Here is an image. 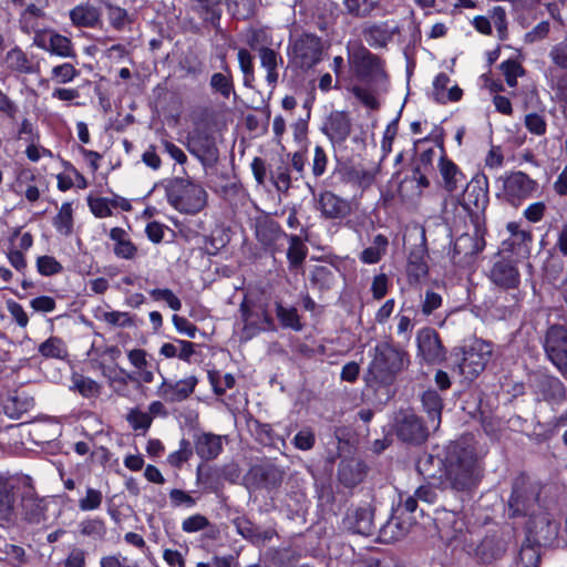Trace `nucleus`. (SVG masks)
Instances as JSON below:
<instances>
[{"label": "nucleus", "mask_w": 567, "mask_h": 567, "mask_svg": "<svg viewBox=\"0 0 567 567\" xmlns=\"http://www.w3.org/2000/svg\"><path fill=\"white\" fill-rule=\"evenodd\" d=\"M103 501L101 491L87 487L85 496L79 499V508L83 512H91L97 509Z\"/></svg>", "instance_id": "55"}, {"label": "nucleus", "mask_w": 567, "mask_h": 567, "mask_svg": "<svg viewBox=\"0 0 567 567\" xmlns=\"http://www.w3.org/2000/svg\"><path fill=\"white\" fill-rule=\"evenodd\" d=\"M334 279V272L329 266H315L310 272V282L319 290H329L333 286Z\"/></svg>", "instance_id": "44"}, {"label": "nucleus", "mask_w": 567, "mask_h": 567, "mask_svg": "<svg viewBox=\"0 0 567 567\" xmlns=\"http://www.w3.org/2000/svg\"><path fill=\"white\" fill-rule=\"evenodd\" d=\"M100 319L113 327H130L133 324V320L127 312L105 311Z\"/></svg>", "instance_id": "63"}, {"label": "nucleus", "mask_w": 567, "mask_h": 567, "mask_svg": "<svg viewBox=\"0 0 567 567\" xmlns=\"http://www.w3.org/2000/svg\"><path fill=\"white\" fill-rule=\"evenodd\" d=\"M497 182L502 183L497 196L514 207L520 206L538 189V183L522 171L506 173Z\"/></svg>", "instance_id": "6"}, {"label": "nucleus", "mask_w": 567, "mask_h": 567, "mask_svg": "<svg viewBox=\"0 0 567 567\" xmlns=\"http://www.w3.org/2000/svg\"><path fill=\"white\" fill-rule=\"evenodd\" d=\"M80 533L83 536L89 537H102L105 533V526L104 523L101 519L93 518V519H85L80 523L79 525Z\"/></svg>", "instance_id": "60"}, {"label": "nucleus", "mask_w": 567, "mask_h": 567, "mask_svg": "<svg viewBox=\"0 0 567 567\" xmlns=\"http://www.w3.org/2000/svg\"><path fill=\"white\" fill-rule=\"evenodd\" d=\"M381 0H342L346 13L355 19L369 18Z\"/></svg>", "instance_id": "39"}, {"label": "nucleus", "mask_w": 567, "mask_h": 567, "mask_svg": "<svg viewBox=\"0 0 567 567\" xmlns=\"http://www.w3.org/2000/svg\"><path fill=\"white\" fill-rule=\"evenodd\" d=\"M396 435L404 442L422 443L429 435V430L422 420L412 412H400L395 424Z\"/></svg>", "instance_id": "13"}, {"label": "nucleus", "mask_w": 567, "mask_h": 567, "mask_svg": "<svg viewBox=\"0 0 567 567\" xmlns=\"http://www.w3.org/2000/svg\"><path fill=\"white\" fill-rule=\"evenodd\" d=\"M53 226L61 235L69 236L73 231V209L71 203H63L53 219Z\"/></svg>", "instance_id": "46"}, {"label": "nucleus", "mask_w": 567, "mask_h": 567, "mask_svg": "<svg viewBox=\"0 0 567 567\" xmlns=\"http://www.w3.org/2000/svg\"><path fill=\"white\" fill-rule=\"evenodd\" d=\"M323 50L320 37L313 33H302L289 45L290 61L298 69L308 71L322 60Z\"/></svg>", "instance_id": "7"}, {"label": "nucleus", "mask_w": 567, "mask_h": 567, "mask_svg": "<svg viewBox=\"0 0 567 567\" xmlns=\"http://www.w3.org/2000/svg\"><path fill=\"white\" fill-rule=\"evenodd\" d=\"M38 351L44 358L63 359L68 355L63 340L58 337H50L40 343Z\"/></svg>", "instance_id": "48"}, {"label": "nucleus", "mask_w": 567, "mask_h": 567, "mask_svg": "<svg viewBox=\"0 0 567 567\" xmlns=\"http://www.w3.org/2000/svg\"><path fill=\"white\" fill-rule=\"evenodd\" d=\"M208 378L214 392L217 395L224 394L226 390L231 389L235 385V378L230 373H226L220 377L217 372H209Z\"/></svg>", "instance_id": "57"}, {"label": "nucleus", "mask_w": 567, "mask_h": 567, "mask_svg": "<svg viewBox=\"0 0 567 567\" xmlns=\"http://www.w3.org/2000/svg\"><path fill=\"white\" fill-rule=\"evenodd\" d=\"M79 74L80 72L72 63L55 65L51 71L52 79L62 84L73 81Z\"/></svg>", "instance_id": "56"}, {"label": "nucleus", "mask_w": 567, "mask_h": 567, "mask_svg": "<svg viewBox=\"0 0 567 567\" xmlns=\"http://www.w3.org/2000/svg\"><path fill=\"white\" fill-rule=\"evenodd\" d=\"M38 271L43 276H52L63 270L62 265L52 256H41L37 260Z\"/></svg>", "instance_id": "61"}, {"label": "nucleus", "mask_w": 567, "mask_h": 567, "mask_svg": "<svg viewBox=\"0 0 567 567\" xmlns=\"http://www.w3.org/2000/svg\"><path fill=\"white\" fill-rule=\"evenodd\" d=\"M198 379L195 375L187 377L176 382L163 378L157 389V394L168 403L182 402L188 399L195 391Z\"/></svg>", "instance_id": "16"}, {"label": "nucleus", "mask_w": 567, "mask_h": 567, "mask_svg": "<svg viewBox=\"0 0 567 567\" xmlns=\"http://www.w3.org/2000/svg\"><path fill=\"white\" fill-rule=\"evenodd\" d=\"M105 8L109 22L115 30L123 31L126 25L132 23V19L125 9L110 2H105Z\"/></svg>", "instance_id": "49"}, {"label": "nucleus", "mask_w": 567, "mask_h": 567, "mask_svg": "<svg viewBox=\"0 0 567 567\" xmlns=\"http://www.w3.org/2000/svg\"><path fill=\"white\" fill-rule=\"evenodd\" d=\"M535 386L546 401L559 402L566 398L563 382L555 377L540 375L536 379Z\"/></svg>", "instance_id": "30"}, {"label": "nucleus", "mask_w": 567, "mask_h": 567, "mask_svg": "<svg viewBox=\"0 0 567 567\" xmlns=\"http://www.w3.org/2000/svg\"><path fill=\"white\" fill-rule=\"evenodd\" d=\"M544 349L550 362L567 375V329L564 326L553 324L547 329Z\"/></svg>", "instance_id": "11"}, {"label": "nucleus", "mask_w": 567, "mask_h": 567, "mask_svg": "<svg viewBox=\"0 0 567 567\" xmlns=\"http://www.w3.org/2000/svg\"><path fill=\"white\" fill-rule=\"evenodd\" d=\"M419 352L427 363H436L444 359V349L434 329L423 328L416 336Z\"/></svg>", "instance_id": "19"}, {"label": "nucleus", "mask_w": 567, "mask_h": 567, "mask_svg": "<svg viewBox=\"0 0 567 567\" xmlns=\"http://www.w3.org/2000/svg\"><path fill=\"white\" fill-rule=\"evenodd\" d=\"M308 254V248L302 239L297 235L289 236V247L287 250V259L291 268L302 265Z\"/></svg>", "instance_id": "43"}, {"label": "nucleus", "mask_w": 567, "mask_h": 567, "mask_svg": "<svg viewBox=\"0 0 567 567\" xmlns=\"http://www.w3.org/2000/svg\"><path fill=\"white\" fill-rule=\"evenodd\" d=\"M321 131L332 144H342L350 136L352 122L348 112L332 111L324 120Z\"/></svg>", "instance_id": "15"}, {"label": "nucleus", "mask_w": 567, "mask_h": 567, "mask_svg": "<svg viewBox=\"0 0 567 567\" xmlns=\"http://www.w3.org/2000/svg\"><path fill=\"white\" fill-rule=\"evenodd\" d=\"M260 64L267 70V82L270 85H275L278 81V64L281 62V58L278 52L268 47H261L258 50Z\"/></svg>", "instance_id": "38"}, {"label": "nucleus", "mask_w": 567, "mask_h": 567, "mask_svg": "<svg viewBox=\"0 0 567 567\" xmlns=\"http://www.w3.org/2000/svg\"><path fill=\"white\" fill-rule=\"evenodd\" d=\"M276 316L282 328L292 329L293 331H301L303 328L295 307H285L281 302H276Z\"/></svg>", "instance_id": "42"}, {"label": "nucleus", "mask_w": 567, "mask_h": 567, "mask_svg": "<svg viewBox=\"0 0 567 567\" xmlns=\"http://www.w3.org/2000/svg\"><path fill=\"white\" fill-rule=\"evenodd\" d=\"M270 178L279 193H288L291 187L292 178L287 163L279 161V163L270 169Z\"/></svg>", "instance_id": "45"}, {"label": "nucleus", "mask_w": 567, "mask_h": 567, "mask_svg": "<svg viewBox=\"0 0 567 567\" xmlns=\"http://www.w3.org/2000/svg\"><path fill=\"white\" fill-rule=\"evenodd\" d=\"M540 486L525 476L514 481L513 491L508 499L509 517H528L540 511Z\"/></svg>", "instance_id": "4"}, {"label": "nucleus", "mask_w": 567, "mask_h": 567, "mask_svg": "<svg viewBox=\"0 0 567 567\" xmlns=\"http://www.w3.org/2000/svg\"><path fill=\"white\" fill-rule=\"evenodd\" d=\"M237 533L248 542L255 545L264 544L270 540L275 535L276 530L272 528L262 530L259 526L254 524L245 516H239L233 519Z\"/></svg>", "instance_id": "25"}, {"label": "nucleus", "mask_w": 567, "mask_h": 567, "mask_svg": "<svg viewBox=\"0 0 567 567\" xmlns=\"http://www.w3.org/2000/svg\"><path fill=\"white\" fill-rule=\"evenodd\" d=\"M483 247L480 241L470 235L460 236L454 243V258L456 255L464 254L473 256L481 251Z\"/></svg>", "instance_id": "51"}, {"label": "nucleus", "mask_w": 567, "mask_h": 567, "mask_svg": "<svg viewBox=\"0 0 567 567\" xmlns=\"http://www.w3.org/2000/svg\"><path fill=\"white\" fill-rule=\"evenodd\" d=\"M168 203L183 214H197L207 204V193L189 178L175 177L166 186Z\"/></svg>", "instance_id": "3"}, {"label": "nucleus", "mask_w": 567, "mask_h": 567, "mask_svg": "<svg viewBox=\"0 0 567 567\" xmlns=\"http://www.w3.org/2000/svg\"><path fill=\"white\" fill-rule=\"evenodd\" d=\"M501 69L505 75L506 83L512 87L517 84V78L524 73L523 66L515 60L502 62Z\"/></svg>", "instance_id": "59"}, {"label": "nucleus", "mask_w": 567, "mask_h": 567, "mask_svg": "<svg viewBox=\"0 0 567 567\" xmlns=\"http://www.w3.org/2000/svg\"><path fill=\"white\" fill-rule=\"evenodd\" d=\"M443 465V483L455 492L471 493L483 477V465L471 436L449 444Z\"/></svg>", "instance_id": "1"}, {"label": "nucleus", "mask_w": 567, "mask_h": 567, "mask_svg": "<svg viewBox=\"0 0 567 567\" xmlns=\"http://www.w3.org/2000/svg\"><path fill=\"white\" fill-rule=\"evenodd\" d=\"M186 150L198 159L213 156L216 153L214 138L205 131L195 130L188 133L185 142Z\"/></svg>", "instance_id": "27"}, {"label": "nucleus", "mask_w": 567, "mask_h": 567, "mask_svg": "<svg viewBox=\"0 0 567 567\" xmlns=\"http://www.w3.org/2000/svg\"><path fill=\"white\" fill-rule=\"evenodd\" d=\"M471 554L478 563L491 564L499 559L506 551V544L496 536L484 537L475 548L471 544Z\"/></svg>", "instance_id": "22"}, {"label": "nucleus", "mask_w": 567, "mask_h": 567, "mask_svg": "<svg viewBox=\"0 0 567 567\" xmlns=\"http://www.w3.org/2000/svg\"><path fill=\"white\" fill-rule=\"evenodd\" d=\"M410 527V522L401 520L400 517H391L380 527L379 537L384 543L395 542L406 535Z\"/></svg>", "instance_id": "34"}, {"label": "nucleus", "mask_w": 567, "mask_h": 567, "mask_svg": "<svg viewBox=\"0 0 567 567\" xmlns=\"http://www.w3.org/2000/svg\"><path fill=\"white\" fill-rule=\"evenodd\" d=\"M388 246V237L382 234H379L373 238L372 245L361 251L359 258L363 264L367 265L377 264L386 254Z\"/></svg>", "instance_id": "36"}, {"label": "nucleus", "mask_w": 567, "mask_h": 567, "mask_svg": "<svg viewBox=\"0 0 567 567\" xmlns=\"http://www.w3.org/2000/svg\"><path fill=\"white\" fill-rule=\"evenodd\" d=\"M440 538L447 545H462V548L471 554V546L467 544V528L463 517L451 511H443L435 518Z\"/></svg>", "instance_id": "9"}, {"label": "nucleus", "mask_w": 567, "mask_h": 567, "mask_svg": "<svg viewBox=\"0 0 567 567\" xmlns=\"http://www.w3.org/2000/svg\"><path fill=\"white\" fill-rule=\"evenodd\" d=\"M318 209L327 219H342L351 214L349 200L339 197L332 192H323L318 198Z\"/></svg>", "instance_id": "21"}, {"label": "nucleus", "mask_w": 567, "mask_h": 567, "mask_svg": "<svg viewBox=\"0 0 567 567\" xmlns=\"http://www.w3.org/2000/svg\"><path fill=\"white\" fill-rule=\"evenodd\" d=\"M72 389L79 391L85 398H93L100 393V384L81 374H73Z\"/></svg>", "instance_id": "50"}, {"label": "nucleus", "mask_w": 567, "mask_h": 567, "mask_svg": "<svg viewBox=\"0 0 567 567\" xmlns=\"http://www.w3.org/2000/svg\"><path fill=\"white\" fill-rule=\"evenodd\" d=\"M197 455L205 461L216 458L223 451V439L214 433H202L194 441Z\"/></svg>", "instance_id": "28"}, {"label": "nucleus", "mask_w": 567, "mask_h": 567, "mask_svg": "<svg viewBox=\"0 0 567 567\" xmlns=\"http://www.w3.org/2000/svg\"><path fill=\"white\" fill-rule=\"evenodd\" d=\"M549 56L555 65L567 70V38L551 48Z\"/></svg>", "instance_id": "64"}, {"label": "nucleus", "mask_w": 567, "mask_h": 567, "mask_svg": "<svg viewBox=\"0 0 567 567\" xmlns=\"http://www.w3.org/2000/svg\"><path fill=\"white\" fill-rule=\"evenodd\" d=\"M540 546L542 545L532 543V539L527 537L522 544L517 567H539L542 558Z\"/></svg>", "instance_id": "40"}, {"label": "nucleus", "mask_w": 567, "mask_h": 567, "mask_svg": "<svg viewBox=\"0 0 567 567\" xmlns=\"http://www.w3.org/2000/svg\"><path fill=\"white\" fill-rule=\"evenodd\" d=\"M338 477L344 486H355L364 477L363 466L354 460H343L338 467Z\"/></svg>", "instance_id": "33"}, {"label": "nucleus", "mask_w": 567, "mask_h": 567, "mask_svg": "<svg viewBox=\"0 0 567 567\" xmlns=\"http://www.w3.org/2000/svg\"><path fill=\"white\" fill-rule=\"evenodd\" d=\"M439 168L446 192L453 193L463 186L464 175L452 161L441 157Z\"/></svg>", "instance_id": "31"}, {"label": "nucleus", "mask_w": 567, "mask_h": 567, "mask_svg": "<svg viewBox=\"0 0 567 567\" xmlns=\"http://www.w3.org/2000/svg\"><path fill=\"white\" fill-rule=\"evenodd\" d=\"M14 516L13 486L4 480H0V518L11 522Z\"/></svg>", "instance_id": "41"}, {"label": "nucleus", "mask_w": 567, "mask_h": 567, "mask_svg": "<svg viewBox=\"0 0 567 567\" xmlns=\"http://www.w3.org/2000/svg\"><path fill=\"white\" fill-rule=\"evenodd\" d=\"M396 32L399 27L394 21L365 22L362 27V35L372 48H385Z\"/></svg>", "instance_id": "17"}, {"label": "nucleus", "mask_w": 567, "mask_h": 567, "mask_svg": "<svg viewBox=\"0 0 567 567\" xmlns=\"http://www.w3.org/2000/svg\"><path fill=\"white\" fill-rule=\"evenodd\" d=\"M95 2L101 1L87 0L85 3H81L70 11V19L75 27L95 28L101 24L102 11Z\"/></svg>", "instance_id": "23"}, {"label": "nucleus", "mask_w": 567, "mask_h": 567, "mask_svg": "<svg viewBox=\"0 0 567 567\" xmlns=\"http://www.w3.org/2000/svg\"><path fill=\"white\" fill-rule=\"evenodd\" d=\"M487 177H474L467 185L464 192L465 205L471 209L484 210L488 204L487 192Z\"/></svg>", "instance_id": "24"}, {"label": "nucleus", "mask_w": 567, "mask_h": 567, "mask_svg": "<svg viewBox=\"0 0 567 567\" xmlns=\"http://www.w3.org/2000/svg\"><path fill=\"white\" fill-rule=\"evenodd\" d=\"M248 480L258 488L272 489L284 480V472L271 463L258 464L248 472Z\"/></svg>", "instance_id": "20"}, {"label": "nucleus", "mask_w": 567, "mask_h": 567, "mask_svg": "<svg viewBox=\"0 0 567 567\" xmlns=\"http://www.w3.org/2000/svg\"><path fill=\"white\" fill-rule=\"evenodd\" d=\"M241 320L244 322L243 329L239 334L240 341L247 342L259 332L265 331L259 320V313L252 310L247 302L244 300L240 305Z\"/></svg>", "instance_id": "29"}, {"label": "nucleus", "mask_w": 567, "mask_h": 567, "mask_svg": "<svg viewBox=\"0 0 567 567\" xmlns=\"http://www.w3.org/2000/svg\"><path fill=\"white\" fill-rule=\"evenodd\" d=\"M349 63L361 81H374L385 75L381 59L362 45L350 53Z\"/></svg>", "instance_id": "12"}, {"label": "nucleus", "mask_w": 567, "mask_h": 567, "mask_svg": "<svg viewBox=\"0 0 567 567\" xmlns=\"http://www.w3.org/2000/svg\"><path fill=\"white\" fill-rule=\"evenodd\" d=\"M126 421L134 431L146 432L152 425V415L140 409H132L126 415Z\"/></svg>", "instance_id": "52"}, {"label": "nucleus", "mask_w": 567, "mask_h": 567, "mask_svg": "<svg viewBox=\"0 0 567 567\" xmlns=\"http://www.w3.org/2000/svg\"><path fill=\"white\" fill-rule=\"evenodd\" d=\"M34 44L56 56L76 59V52L71 39L55 31L37 34L34 37Z\"/></svg>", "instance_id": "14"}, {"label": "nucleus", "mask_w": 567, "mask_h": 567, "mask_svg": "<svg viewBox=\"0 0 567 567\" xmlns=\"http://www.w3.org/2000/svg\"><path fill=\"white\" fill-rule=\"evenodd\" d=\"M533 243V234L529 229H524L520 233H516V236L504 241V250L511 251L523 258H527L530 255V248Z\"/></svg>", "instance_id": "35"}, {"label": "nucleus", "mask_w": 567, "mask_h": 567, "mask_svg": "<svg viewBox=\"0 0 567 567\" xmlns=\"http://www.w3.org/2000/svg\"><path fill=\"white\" fill-rule=\"evenodd\" d=\"M492 281L503 289L517 288L520 282V275L515 265L507 260L494 264L491 270Z\"/></svg>", "instance_id": "26"}, {"label": "nucleus", "mask_w": 567, "mask_h": 567, "mask_svg": "<svg viewBox=\"0 0 567 567\" xmlns=\"http://www.w3.org/2000/svg\"><path fill=\"white\" fill-rule=\"evenodd\" d=\"M409 365V355L389 342L378 343L365 373L369 386L379 389L391 385L396 377Z\"/></svg>", "instance_id": "2"}, {"label": "nucleus", "mask_w": 567, "mask_h": 567, "mask_svg": "<svg viewBox=\"0 0 567 567\" xmlns=\"http://www.w3.org/2000/svg\"><path fill=\"white\" fill-rule=\"evenodd\" d=\"M423 410L426 412L433 430L439 429L443 409L442 398L435 390H427L421 398Z\"/></svg>", "instance_id": "32"}, {"label": "nucleus", "mask_w": 567, "mask_h": 567, "mask_svg": "<svg viewBox=\"0 0 567 567\" xmlns=\"http://www.w3.org/2000/svg\"><path fill=\"white\" fill-rule=\"evenodd\" d=\"M210 525L208 518L202 514H195L185 518L182 523V529L185 533H196L207 528Z\"/></svg>", "instance_id": "62"}, {"label": "nucleus", "mask_w": 567, "mask_h": 567, "mask_svg": "<svg viewBox=\"0 0 567 567\" xmlns=\"http://www.w3.org/2000/svg\"><path fill=\"white\" fill-rule=\"evenodd\" d=\"M150 295L155 301H165L174 311H178L182 308V301L171 289H152Z\"/></svg>", "instance_id": "58"}, {"label": "nucleus", "mask_w": 567, "mask_h": 567, "mask_svg": "<svg viewBox=\"0 0 567 567\" xmlns=\"http://www.w3.org/2000/svg\"><path fill=\"white\" fill-rule=\"evenodd\" d=\"M343 525L353 534L370 536L375 532L373 511L370 506L350 507L343 519Z\"/></svg>", "instance_id": "18"}, {"label": "nucleus", "mask_w": 567, "mask_h": 567, "mask_svg": "<svg viewBox=\"0 0 567 567\" xmlns=\"http://www.w3.org/2000/svg\"><path fill=\"white\" fill-rule=\"evenodd\" d=\"M18 513L21 519L31 525L47 520L48 499L38 494L30 476H24L19 486Z\"/></svg>", "instance_id": "5"}, {"label": "nucleus", "mask_w": 567, "mask_h": 567, "mask_svg": "<svg viewBox=\"0 0 567 567\" xmlns=\"http://www.w3.org/2000/svg\"><path fill=\"white\" fill-rule=\"evenodd\" d=\"M489 18H491L489 20L493 21V23L496 28L498 39L501 41L506 40L508 37V29H507V18H506L505 9L499 6L494 7L489 11Z\"/></svg>", "instance_id": "53"}, {"label": "nucleus", "mask_w": 567, "mask_h": 567, "mask_svg": "<svg viewBox=\"0 0 567 567\" xmlns=\"http://www.w3.org/2000/svg\"><path fill=\"white\" fill-rule=\"evenodd\" d=\"M526 528L527 537L532 539V543L547 545L557 539L559 522L555 519L548 508L542 507L540 511L528 516Z\"/></svg>", "instance_id": "10"}, {"label": "nucleus", "mask_w": 567, "mask_h": 567, "mask_svg": "<svg viewBox=\"0 0 567 567\" xmlns=\"http://www.w3.org/2000/svg\"><path fill=\"white\" fill-rule=\"evenodd\" d=\"M524 124L526 130L537 136H543L547 131V123L544 115L532 112L527 113L524 117Z\"/></svg>", "instance_id": "54"}, {"label": "nucleus", "mask_w": 567, "mask_h": 567, "mask_svg": "<svg viewBox=\"0 0 567 567\" xmlns=\"http://www.w3.org/2000/svg\"><path fill=\"white\" fill-rule=\"evenodd\" d=\"M221 69L224 72L214 73L209 85L214 92L219 93L224 99H229L235 93L233 75L229 66L225 63Z\"/></svg>", "instance_id": "37"}, {"label": "nucleus", "mask_w": 567, "mask_h": 567, "mask_svg": "<svg viewBox=\"0 0 567 567\" xmlns=\"http://www.w3.org/2000/svg\"><path fill=\"white\" fill-rule=\"evenodd\" d=\"M493 348L489 342L474 340L462 350V358L457 363L458 371L465 379L473 380L484 371L492 357Z\"/></svg>", "instance_id": "8"}, {"label": "nucleus", "mask_w": 567, "mask_h": 567, "mask_svg": "<svg viewBox=\"0 0 567 567\" xmlns=\"http://www.w3.org/2000/svg\"><path fill=\"white\" fill-rule=\"evenodd\" d=\"M6 63L12 71L19 73H31L32 65L25 53L18 47L11 49L6 55Z\"/></svg>", "instance_id": "47"}]
</instances>
